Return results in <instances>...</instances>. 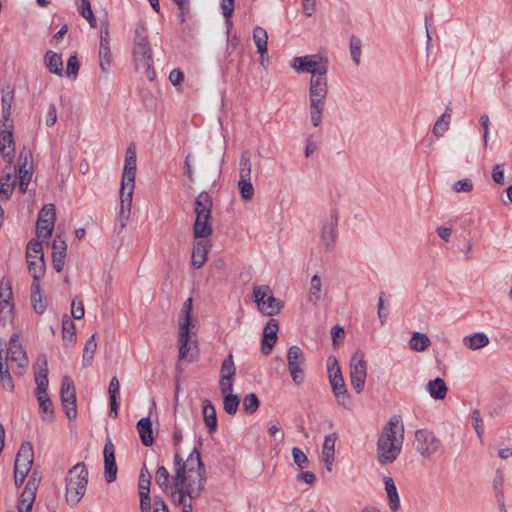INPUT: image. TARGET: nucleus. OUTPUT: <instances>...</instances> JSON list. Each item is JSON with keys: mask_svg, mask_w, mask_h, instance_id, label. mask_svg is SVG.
<instances>
[{"mask_svg": "<svg viewBox=\"0 0 512 512\" xmlns=\"http://www.w3.org/2000/svg\"><path fill=\"white\" fill-rule=\"evenodd\" d=\"M137 430L143 445L151 446L154 442V437L150 418L145 417L140 419L137 423Z\"/></svg>", "mask_w": 512, "mask_h": 512, "instance_id": "27", "label": "nucleus"}, {"mask_svg": "<svg viewBox=\"0 0 512 512\" xmlns=\"http://www.w3.org/2000/svg\"><path fill=\"white\" fill-rule=\"evenodd\" d=\"M15 169L13 171L7 172L1 179H0V196L2 199L7 200L9 199L14 186H15Z\"/></svg>", "mask_w": 512, "mask_h": 512, "instance_id": "34", "label": "nucleus"}, {"mask_svg": "<svg viewBox=\"0 0 512 512\" xmlns=\"http://www.w3.org/2000/svg\"><path fill=\"white\" fill-rule=\"evenodd\" d=\"M88 470L83 462L71 467L66 476V502L75 507L86 493Z\"/></svg>", "mask_w": 512, "mask_h": 512, "instance_id": "3", "label": "nucleus"}, {"mask_svg": "<svg viewBox=\"0 0 512 512\" xmlns=\"http://www.w3.org/2000/svg\"><path fill=\"white\" fill-rule=\"evenodd\" d=\"M292 68L297 72L311 73L312 78L326 76L328 61L319 55L296 57L293 60Z\"/></svg>", "mask_w": 512, "mask_h": 512, "instance_id": "7", "label": "nucleus"}, {"mask_svg": "<svg viewBox=\"0 0 512 512\" xmlns=\"http://www.w3.org/2000/svg\"><path fill=\"white\" fill-rule=\"evenodd\" d=\"M212 200L211 197L205 193H200L195 200L194 212L196 219L193 225V235L195 239L207 238L213 233V227L210 223L211 219Z\"/></svg>", "mask_w": 512, "mask_h": 512, "instance_id": "4", "label": "nucleus"}, {"mask_svg": "<svg viewBox=\"0 0 512 512\" xmlns=\"http://www.w3.org/2000/svg\"><path fill=\"white\" fill-rule=\"evenodd\" d=\"M61 402L67 417L69 419L76 418V389L73 380L69 376H64L62 380Z\"/></svg>", "mask_w": 512, "mask_h": 512, "instance_id": "13", "label": "nucleus"}, {"mask_svg": "<svg viewBox=\"0 0 512 512\" xmlns=\"http://www.w3.org/2000/svg\"><path fill=\"white\" fill-rule=\"evenodd\" d=\"M338 217L337 214L331 216L330 221L323 226L322 229V242L326 246L327 249L333 247L336 242V227H337Z\"/></svg>", "mask_w": 512, "mask_h": 512, "instance_id": "26", "label": "nucleus"}, {"mask_svg": "<svg viewBox=\"0 0 512 512\" xmlns=\"http://www.w3.org/2000/svg\"><path fill=\"white\" fill-rule=\"evenodd\" d=\"M53 266L57 272H61L64 267L67 245L63 240H54L53 242Z\"/></svg>", "mask_w": 512, "mask_h": 512, "instance_id": "30", "label": "nucleus"}, {"mask_svg": "<svg viewBox=\"0 0 512 512\" xmlns=\"http://www.w3.org/2000/svg\"><path fill=\"white\" fill-rule=\"evenodd\" d=\"M38 219L47 220L50 224H55V206L53 204L44 205L39 212Z\"/></svg>", "mask_w": 512, "mask_h": 512, "instance_id": "60", "label": "nucleus"}, {"mask_svg": "<svg viewBox=\"0 0 512 512\" xmlns=\"http://www.w3.org/2000/svg\"><path fill=\"white\" fill-rule=\"evenodd\" d=\"M136 170L123 169L121 187L124 189L135 187Z\"/></svg>", "mask_w": 512, "mask_h": 512, "instance_id": "64", "label": "nucleus"}, {"mask_svg": "<svg viewBox=\"0 0 512 512\" xmlns=\"http://www.w3.org/2000/svg\"><path fill=\"white\" fill-rule=\"evenodd\" d=\"M253 298L258 310L266 316L277 315L283 307V302L272 295L268 285L255 286Z\"/></svg>", "mask_w": 512, "mask_h": 512, "instance_id": "6", "label": "nucleus"}, {"mask_svg": "<svg viewBox=\"0 0 512 512\" xmlns=\"http://www.w3.org/2000/svg\"><path fill=\"white\" fill-rule=\"evenodd\" d=\"M36 491H37V485L36 482L33 480H29L26 484L20 499H19V505H18V511L19 512H31L33 503L35 501L36 497Z\"/></svg>", "mask_w": 512, "mask_h": 512, "instance_id": "22", "label": "nucleus"}, {"mask_svg": "<svg viewBox=\"0 0 512 512\" xmlns=\"http://www.w3.org/2000/svg\"><path fill=\"white\" fill-rule=\"evenodd\" d=\"M203 418L209 432H214L217 427L216 409L209 400L203 402Z\"/></svg>", "mask_w": 512, "mask_h": 512, "instance_id": "32", "label": "nucleus"}, {"mask_svg": "<svg viewBox=\"0 0 512 512\" xmlns=\"http://www.w3.org/2000/svg\"><path fill=\"white\" fill-rule=\"evenodd\" d=\"M327 365L330 384L337 402L345 408L350 407L351 397L346 388L344 378L342 376V372L336 358L329 357Z\"/></svg>", "mask_w": 512, "mask_h": 512, "instance_id": "5", "label": "nucleus"}, {"mask_svg": "<svg viewBox=\"0 0 512 512\" xmlns=\"http://www.w3.org/2000/svg\"><path fill=\"white\" fill-rule=\"evenodd\" d=\"M350 52L354 63L358 65L361 56V40L356 36L350 38Z\"/></svg>", "mask_w": 512, "mask_h": 512, "instance_id": "63", "label": "nucleus"}, {"mask_svg": "<svg viewBox=\"0 0 512 512\" xmlns=\"http://www.w3.org/2000/svg\"><path fill=\"white\" fill-rule=\"evenodd\" d=\"M292 457L294 463L300 468L304 469L308 467L309 461L306 454L298 447L292 448Z\"/></svg>", "mask_w": 512, "mask_h": 512, "instance_id": "61", "label": "nucleus"}, {"mask_svg": "<svg viewBox=\"0 0 512 512\" xmlns=\"http://www.w3.org/2000/svg\"><path fill=\"white\" fill-rule=\"evenodd\" d=\"M79 13L83 18H85L92 28L96 27V18L93 14L91 4L89 0H80V4L78 5Z\"/></svg>", "mask_w": 512, "mask_h": 512, "instance_id": "49", "label": "nucleus"}, {"mask_svg": "<svg viewBox=\"0 0 512 512\" xmlns=\"http://www.w3.org/2000/svg\"><path fill=\"white\" fill-rule=\"evenodd\" d=\"M279 329V323L276 319L271 318L263 331V339L261 345V351L264 355L271 353L272 348L277 340V333Z\"/></svg>", "mask_w": 512, "mask_h": 512, "instance_id": "20", "label": "nucleus"}, {"mask_svg": "<svg viewBox=\"0 0 512 512\" xmlns=\"http://www.w3.org/2000/svg\"><path fill=\"white\" fill-rule=\"evenodd\" d=\"M133 192H134V188L124 189L123 187H120L119 219H120L122 228H124L126 226V222L130 218Z\"/></svg>", "mask_w": 512, "mask_h": 512, "instance_id": "21", "label": "nucleus"}, {"mask_svg": "<svg viewBox=\"0 0 512 512\" xmlns=\"http://www.w3.org/2000/svg\"><path fill=\"white\" fill-rule=\"evenodd\" d=\"M195 325L188 320H179V342H192V336L195 334L193 329Z\"/></svg>", "mask_w": 512, "mask_h": 512, "instance_id": "43", "label": "nucleus"}, {"mask_svg": "<svg viewBox=\"0 0 512 512\" xmlns=\"http://www.w3.org/2000/svg\"><path fill=\"white\" fill-rule=\"evenodd\" d=\"M44 58H45L46 66L48 67V69L51 73L56 74L58 76L63 75V68H62L63 61L59 54H57L53 51H48V52H46Z\"/></svg>", "mask_w": 512, "mask_h": 512, "instance_id": "33", "label": "nucleus"}, {"mask_svg": "<svg viewBox=\"0 0 512 512\" xmlns=\"http://www.w3.org/2000/svg\"><path fill=\"white\" fill-rule=\"evenodd\" d=\"M367 377V363L362 351H356L350 362L351 385L357 393L363 391Z\"/></svg>", "mask_w": 512, "mask_h": 512, "instance_id": "10", "label": "nucleus"}, {"mask_svg": "<svg viewBox=\"0 0 512 512\" xmlns=\"http://www.w3.org/2000/svg\"><path fill=\"white\" fill-rule=\"evenodd\" d=\"M431 344L429 337L421 332H414L409 340V347L416 352H422Z\"/></svg>", "mask_w": 512, "mask_h": 512, "instance_id": "36", "label": "nucleus"}, {"mask_svg": "<svg viewBox=\"0 0 512 512\" xmlns=\"http://www.w3.org/2000/svg\"><path fill=\"white\" fill-rule=\"evenodd\" d=\"M472 425L477 434V436L481 439L484 433V421L481 417L480 411L475 409L472 411Z\"/></svg>", "mask_w": 512, "mask_h": 512, "instance_id": "62", "label": "nucleus"}, {"mask_svg": "<svg viewBox=\"0 0 512 512\" xmlns=\"http://www.w3.org/2000/svg\"><path fill=\"white\" fill-rule=\"evenodd\" d=\"M259 405L260 401L255 393H250L243 399V408L249 414L255 413L258 410Z\"/></svg>", "mask_w": 512, "mask_h": 512, "instance_id": "56", "label": "nucleus"}, {"mask_svg": "<svg viewBox=\"0 0 512 512\" xmlns=\"http://www.w3.org/2000/svg\"><path fill=\"white\" fill-rule=\"evenodd\" d=\"M104 476L108 483H112L117 477V465L115 461V448L111 441L108 439L105 443L104 450Z\"/></svg>", "mask_w": 512, "mask_h": 512, "instance_id": "17", "label": "nucleus"}, {"mask_svg": "<svg viewBox=\"0 0 512 512\" xmlns=\"http://www.w3.org/2000/svg\"><path fill=\"white\" fill-rule=\"evenodd\" d=\"M321 278L314 275L311 279L310 289L308 292V301L317 304L321 299Z\"/></svg>", "mask_w": 512, "mask_h": 512, "instance_id": "44", "label": "nucleus"}, {"mask_svg": "<svg viewBox=\"0 0 512 512\" xmlns=\"http://www.w3.org/2000/svg\"><path fill=\"white\" fill-rule=\"evenodd\" d=\"M33 459L34 453L31 443H22L15 459V472L29 473L33 464Z\"/></svg>", "mask_w": 512, "mask_h": 512, "instance_id": "15", "label": "nucleus"}, {"mask_svg": "<svg viewBox=\"0 0 512 512\" xmlns=\"http://www.w3.org/2000/svg\"><path fill=\"white\" fill-rule=\"evenodd\" d=\"M137 158H136V146L134 143H130L127 147L125 154L124 169L136 170Z\"/></svg>", "mask_w": 512, "mask_h": 512, "instance_id": "54", "label": "nucleus"}, {"mask_svg": "<svg viewBox=\"0 0 512 512\" xmlns=\"http://www.w3.org/2000/svg\"><path fill=\"white\" fill-rule=\"evenodd\" d=\"M204 476H206V469L200 451L194 448L185 460L180 453L176 452L174 454L173 475L171 477L165 466H159L155 473V483L169 498H180V495L176 494L183 492L184 489L190 495L191 492L198 491L196 484Z\"/></svg>", "mask_w": 512, "mask_h": 512, "instance_id": "1", "label": "nucleus"}, {"mask_svg": "<svg viewBox=\"0 0 512 512\" xmlns=\"http://www.w3.org/2000/svg\"><path fill=\"white\" fill-rule=\"evenodd\" d=\"M223 400L224 410L230 415L236 414L240 404L239 397L235 394H228L223 395Z\"/></svg>", "mask_w": 512, "mask_h": 512, "instance_id": "52", "label": "nucleus"}, {"mask_svg": "<svg viewBox=\"0 0 512 512\" xmlns=\"http://www.w3.org/2000/svg\"><path fill=\"white\" fill-rule=\"evenodd\" d=\"M328 86L326 76L311 78L310 81V106L323 105L327 96Z\"/></svg>", "mask_w": 512, "mask_h": 512, "instance_id": "18", "label": "nucleus"}, {"mask_svg": "<svg viewBox=\"0 0 512 512\" xmlns=\"http://www.w3.org/2000/svg\"><path fill=\"white\" fill-rule=\"evenodd\" d=\"M18 176H19V189L22 194H24L27 191L28 184L32 178V169H24L19 168L18 169Z\"/></svg>", "mask_w": 512, "mask_h": 512, "instance_id": "58", "label": "nucleus"}, {"mask_svg": "<svg viewBox=\"0 0 512 512\" xmlns=\"http://www.w3.org/2000/svg\"><path fill=\"white\" fill-rule=\"evenodd\" d=\"M449 125L450 114L448 112H445L437 119L433 127V134L438 137L442 136L449 129Z\"/></svg>", "mask_w": 512, "mask_h": 512, "instance_id": "51", "label": "nucleus"}, {"mask_svg": "<svg viewBox=\"0 0 512 512\" xmlns=\"http://www.w3.org/2000/svg\"><path fill=\"white\" fill-rule=\"evenodd\" d=\"M3 360L6 361V365H9L10 367H13V364H16L20 369L19 374H23V371L28 364V359L16 335L11 338L6 356L3 357Z\"/></svg>", "mask_w": 512, "mask_h": 512, "instance_id": "14", "label": "nucleus"}, {"mask_svg": "<svg viewBox=\"0 0 512 512\" xmlns=\"http://www.w3.org/2000/svg\"><path fill=\"white\" fill-rule=\"evenodd\" d=\"M206 480H207L206 476H204L198 480L199 482L196 484L198 487V491H195L194 493L191 492V495H190L184 489L183 493L181 491L177 494V495H180V498H178V497L170 498L171 501L175 505L182 506V512H193L192 500L197 499L201 495V493L205 490Z\"/></svg>", "mask_w": 512, "mask_h": 512, "instance_id": "16", "label": "nucleus"}, {"mask_svg": "<svg viewBox=\"0 0 512 512\" xmlns=\"http://www.w3.org/2000/svg\"><path fill=\"white\" fill-rule=\"evenodd\" d=\"M62 339L66 345H70L76 340V327L68 316H65L62 321Z\"/></svg>", "mask_w": 512, "mask_h": 512, "instance_id": "38", "label": "nucleus"}, {"mask_svg": "<svg viewBox=\"0 0 512 512\" xmlns=\"http://www.w3.org/2000/svg\"><path fill=\"white\" fill-rule=\"evenodd\" d=\"M238 189L240 191L242 199L248 201L254 196V188L251 183V179H239Z\"/></svg>", "mask_w": 512, "mask_h": 512, "instance_id": "55", "label": "nucleus"}, {"mask_svg": "<svg viewBox=\"0 0 512 512\" xmlns=\"http://www.w3.org/2000/svg\"><path fill=\"white\" fill-rule=\"evenodd\" d=\"M134 60L136 68L140 66L142 60L151 59V49L147 40V29L143 24H138L134 31Z\"/></svg>", "mask_w": 512, "mask_h": 512, "instance_id": "12", "label": "nucleus"}, {"mask_svg": "<svg viewBox=\"0 0 512 512\" xmlns=\"http://www.w3.org/2000/svg\"><path fill=\"white\" fill-rule=\"evenodd\" d=\"M71 314L75 320H80L84 317L85 310L82 299L79 296L73 298L71 303Z\"/></svg>", "mask_w": 512, "mask_h": 512, "instance_id": "59", "label": "nucleus"}, {"mask_svg": "<svg viewBox=\"0 0 512 512\" xmlns=\"http://www.w3.org/2000/svg\"><path fill=\"white\" fill-rule=\"evenodd\" d=\"M120 390V383L116 376H114L110 383L108 388L109 398H110V416L113 418H116L118 416V402H117V395Z\"/></svg>", "mask_w": 512, "mask_h": 512, "instance_id": "31", "label": "nucleus"}, {"mask_svg": "<svg viewBox=\"0 0 512 512\" xmlns=\"http://www.w3.org/2000/svg\"><path fill=\"white\" fill-rule=\"evenodd\" d=\"M426 389L429 395L435 400H443L447 395L448 388L444 379L436 378L427 383Z\"/></svg>", "mask_w": 512, "mask_h": 512, "instance_id": "29", "label": "nucleus"}, {"mask_svg": "<svg viewBox=\"0 0 512 512\" xmlns=\"http://www.w3.org/2000/svg\"><path fill=\"white\" fill-rule=\"evenodd\" d=\"M441 441L434 432L427 429H418L415 432L416 451L424 458H430L440 448Z\"/></svg>", "mask_w": 512, "mask_h": 512, "instance_id": "9", "label": "nucleus"}, {"mask_svg": "<svg viewBox=\"0 0 512 512\" xmlns=\"http://www.w3.org/2000/svg\"><path fill=\"white\" fill-rule=\"evenodd\" d=\"M198 356L197 341L179 342V361L191 363Z\"/></svg>", "mask_w": 512, "mask_h": 512, "instance_id": "28", "label": "nucleus"}, {"mask_svg": "<svg viewBox=\"0 0 512 512\" xmlns=\"http://www.w3.org/2000/svg\"><path fill=\"white\" fill-rule=\"evenodd\" d=\"M55 224H50L47 220L37 219L36 233L38 238L48 239L53 233Z\"/></svg>", "mask_w": 512, "mask_h": 512, "instance_id": "53", "label": "nucleus"}, {"mask_svg": "<svg viewBox=\"0 0 512 512\" xmlns=\"http://www.w3.org/2000/svg\"><path fill=\"white\" fill-rule=\"evenodd\" d=\"M0 152L4 160L11 164L15 155L13 128H4L2 124L0 125Z\"/></svg>", "mask_w": 512, "mask_h": 512, "instance_id": "19", "label": "nucleus"}, {"mask_svg": "<svg viewBox=\"0 0 512 512\" xmlns=\"http://www.w3.org/2000/svg\"><path fill=\"white\" fill-rule=\"evenodd\" d=\"M336 439H337L336 433H331V434L327 435L324 439V443H323V447H322V457H323V461L326 464L328 471L332 470Z\"/></svg>", "mask_w": 512, "mask_h": 512, "instance_id": "23", "label": "nucleus"}, {"mask_svg": "<svg viewBox=\"0 0 512 512\" xmlns=\"http://www.w3.org/2000/svg\"><path fill=\"white\" fill-rule=\"evenodd\" d=\"M209 252L208 243L204 240H196L193 245L192 264L196 268H201L207 261Z\"/></svg>", "mask_w": 512, "mask_h": 512, "instance_id": "24", "label": "nucleus"}, {"mask_svg": "<svg viewBox=\"0 0 512 512\" xmlns=\"http://www.w3.org/2000/svg\"><path fill=\"white\" fill-rule=\"evenodd\" d=\"M31 290V301L33 303L34 310L38 314L44 313L46 306L42 301V295L40 292V285L38 281L33 282Z\"/></svg>", "mask_w": 512, "mask_h": 512, "instance_id": "42", "label": "nucleus"}, {"mask_svg": "<svg viewBox=\"0 0 512 512\" xmlns=\"http://www.w3.org/2000/svg\"><path fill=\"white\" fill-rule=\"evenodd\" d=\"M221 377L225 379L235 380L236 367L232 354H229L223 361L220 371Z\"/></svg>", "mask_w": 512, "mask_h": 512, "instance_id": "47", "label": "nucleus"}, {"mask_svg": "<svg viewBox=\"0 0 512 512\" xmlns=\"http://www.w3.org/2000/svg\"><path fill=\"white\" fill-rule=\"evenodd\" d=\"M12 98L4 96L2 98V114L3 121L2 127L4 128H13L12 120L10 119L11 111H12Z\"/></svg>", "mask_w": 512, "mask_h": 512, "instance_id": "50", "label": "nucleus"}, {"mask_svg": "<svg viewBox=\"0 0 512 512\" xmlns=\"http://www.w3.org/2000/svg\"><path fill=\"white\" fill-rule=\"evenodd\" d=\"M4 350L0 349V382L4 389L12 391L14 388L13 379L10 374V366L3 360Z\"/></svg>", "mask_w": 512, "mask_h": 512, "instance_id": "35", "label": "nucleus"}, {"mask_svg": "<svg viewBox=\"0 0 512 512\" xmlns=\"http://www.w3.org/2000/svg\"><path fill=\"white\" fill-rule=\"evenodd\" d=\"M239 177L240 179H251L252 165L251 154L248 150L243 151L239 162Z\"/></svg>", "mask_w": 512, "mask_h": 512, "instance_id": "41", "label": "nucleus"}, {"mask_svg": "<svg viewBox=\"0 0 512 512\" xmlns=\"http://www.w3.org/2000/svg\"><path fill=\"white\" fill-rule=\"evenodd\" d=\"M150 485H151V476L146 468L144 466L139 475V481H138V488H139V496L143 495V497L146 499V495L150 494Z\"/></svg>", "mask_w": 512, "mask_h": 512, "instance_id": "45", "label": "nucleus"}, {"mask_svg": "<svg viewBox=\"0 0 512 512\" xmlns=\"http://www.w3.org/2000/svg\"><path fill=\"white\" fill-rule=\"evenodd\" d=\"M97 348L96 333L86 341L83 349V362L85 365H90L93 360L94 352Z\"/></svg>", "mask_w": 512, "mask_h": 512, "instance_id": "48", "label": "nucleus"}, {"mask_svg": "<svg viewBox=\"0 0 512 512\" xmlns=\"http://www.w3.org/2000/svg\"><path fill=\"white\" fill-rule=\"evenodd\" d=\"M112 58L113 54L110 45H99V64L103 73L109 72Z\"/></svg>", "mask_w": 512, "mask_h": 512, "instance_id": "40", "label": "nucleus"}, {"mask_svg": "<svg viewBox=\"0 0 512 512\" xmlns=\"http://www.w3.org/2000/svg\"><path fill=\"white\" fill-rule=\"evenodd\" d=\"M36 395H44L47 394V387H48V371L47 369L41 370L36 375Z\"/></svg>", "mask_w": 512, "mask_h": 512, "instance_id": "57", "label": "nucleus"}, {"mask_svg": "<svg viewBox=\"0 0 512 512\" xmlns=\"http://www.w3.org/2000/svg\"><path fill=\"white\" fill-rule=\"evenodd\" d=\"M404 442V426L400 416H393L383 426L376 444L380 464L393 463L399 456Z\"/></svg>", "mask_w": 512, "mask_h": 512, "instance_id": "2", "label": "nucleus"}, {"mask_svg": "<svg viewBox=\"0 0 512 512\" xmlns=\"http://www.w3.org/2000/svg\"><path fill=\"white\" fill-rule=\"evenodd\" d=\"M14 318V305L11 301H0V322L3 325L12 323Z\"/></svg>", "mask_w": 512, "mask_h": 512, "instance_id": "46", "label": "nucleus"}, {"mask_svg": "<svg viewBox=\"0 0 512 512\" xmlns=\"http://www.w3.org/2000/svg\"><path fill=\"white\" fill-rule=\"evenodd\" d=\"M28 269L33 280L38 281L44 274L45 262L42 242L38 239H32L27 245L26 253Z\"/></svg>", "mask_w": 512, "mask_h": 512, "instance_id": "8", "label": "nucleus"}, {"mask_svg": "<svg viewBox=\"0 0 512 512\" xmlns=\"http://www.w3.org/2000/svg\"><path fill=\"white\" fill-rule=\"evenodd\" d=\"M466 347L472 350L483 348L489 344V338L484 333H476L472 336H466L463 339Z\"/></svg>", "mask_w": 512, "mask_h": 512, "instance_id": "39", "label": "nucleus"}, {"mask_svg": "<svg viewBox=\"0 0 512 512\" xmlns=\"http://www.w3.org/2000/svg\"><path fill=\"white\" fill-rule=\"evenodd\" d=\"M253 40L258 53L261 55V64H264V61L267 60L268 34L266 30L260 26L255 27L253 30Z\"/></svg>", "mask_w": 512, "mask_h": 512, "instance_id": "25", "label": "nucleus"}, {"mask_svg": "<svg viewBox=\"0 0 512 512\" xmlns=\"http://www.w3.org/2000/svg\"><path fill=\"white\" fill-rule=\"evenodd\" d=\"M385 490L389 498V504L392 511H397L400 506L399 495L396 485L391 477L385 478Z\"/></svg>", "mask_w": 512, "mask_h": 512, "instance_id": "37", "label": "nucleus"}, {"mask_svg": "<svg viewBox=\"0 0 512 512\" xmlns=\"http://www.w3.org/2000/svg\"><path fill=\"white\" fill-rule=\"evenodd\" d=\"M287 362L293 382L296 385H301L305 378L303 369L305 357L302 349L298 346H291L288 350Z\"/></svg>", "mask_w": 512, "mask_h": 512, "instance_id": "11", "label": "nucleus"}]
</instances>
